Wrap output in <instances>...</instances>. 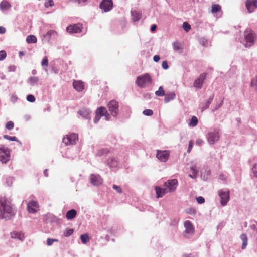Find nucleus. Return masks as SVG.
<instances>
[{"label": "nucleus", "instance_id": "f257e3e1", "mask_svg": "<svg viewBox=\"0 0 257 257\" xmlns=\"http://www.w3.org/2000/svg\"><path fill=\"white\" fill-rule=\"evenodd\" d=\"M16 212L7 198H0V219L10 220L15 215Z\"/></svg>", "mask_w": 257, "mask_h": 257}, {"label": "nucleus", "instance_id": "f03ea898", "mask_svg": "<svg viewBox=\"0 0 257 257\" xmlns=\"http://www.w3.org/2000/svg\"><path fill=\"white\" fill-rule=\"evenodd\" d=\"M152 79L149 73H145L137 77L136 84L138 87L144 88L147 85H151Z\"/></svg>", "mask_w": 257, "mask_h": 257}, {"label": "nucleus", "instance_id": "7ed1b4c3", "mask_svg": "<svg viewBox=\"0 0 257 257\" xmlns=\"http://www.w3.org/2000/svg\"><path fill=\"white\" fill-rule=\"evenodd\" d=\"M244 45L245 47H250L254 45L256 35L254 32L250 29H246L244 32Z\"/></svg>", "mask_w": 257, "mask_h": 257}, {"label": "nucleus", "instance_id": "20e7f679", "mask_svg": "<svg viewBox=\"0 0 257 257\" xmlns=\"http://www.w3.org/2000/svg\"><path fill=\"white\" fill-rule=\"evenodd\" d=\"M110 114L116 118L119 113V103L115 100L110 101L107 105Z\"/></svg>", "mask_w": 257, "mask_h": 257}, {"label": "nucleus", "instance_id": "39448f33", "mask_svg": "<svg viewBox=\"0 0 257 257\" xmlns=\"http://www.w3.org/2000/svg\"><path fill=\"white\" fill-rule=\"evenodd\" d=\"M10 159V149L4 145H0V162L7 163Z\"/></svg>", "mask_w": 257, "mask_h": 257}, {"label": "nucleus", "instance_id": "423d86ee", "mask_svg": "<svg viewBox=\"0 0 257 257\" xmlns=\"http://www.w3.org/2000/svg\"><path fill=\"white\" fill-rule=\"evenodd\" d=\"M178 186V180L176 179L168 180L164 183V186L167 192H173L176 189Z\"/></svg>", "mask_w": 257, "mask_h": 257}, {"label": "nucleus", "instance_id": "0eeeda50", "mask_svg": "<svg viewBox=\"0 0 257 257\" xmlns=\"http://www.w3.org/2000/svg\"><path fill=\"white\" fill-rule=\"evenodd\" d=\"M206 137L209 144L213 145L219 140V132L216 130L209 132Z\"/></svg>", "mask_w": 257, "mask_h": 257}, {"label": "nucleus", "instance_id": "6e6552de", "mask_svg": "<svg viewBox=\"0 0 257 257\" xmlns=\"http://www.w3.org/2000/svg\"><path fill=\"white\" fill-rule=\"evenodd\" d=\"M218 195L220 198V203L222 206H225L229 200V191L228 190H220L218 191Z\"/></svg>", "mask_w": 257, "mask_h": 257}, {"label": "nucleus", "instance_id": "1a4fd4ad", "mask_svg": "<svg viewBox=\"0 0 257 257\" xmlns=\"http://www.w3.org/2000/svg\"><path fill=\"white\" fill-rule=\"evenodd\" d=\"M78 135L75 133H71L67 135L63 139V143L66 145L75 144L78 140Z\"/></svg>", "mask_w": 257, "mask_h": 257}, {"label": "nucleus", "instance_id": "9d476101", "mask_svg": "<svg viewBox=\"0 0 257 257\" xmlns=\"http://www.w3.org/2000/svg\"><path fill=\"white\" fill-rule=\"evenodd\" d=\"M184 226L185 228V231L184 232V236L185 237L189 238L190 236L194 234V227L191 222L189 220L185 221L184 222Z\"/></svg>", "mask_w": 257, "mask_h": 257}, {"label": "nucleus", "instance_id": "9b49d317", "mask_svg": "<svg viewBox=\"0 0 257 257\" xmlns=\"http://www.w3.org/2000/svg\"><path fill=\"white\" fill-rule=\"evenodd\" d=\"M99 7L104 12L110 11L113 8L112 0H102L100 4Z\"/></svg>", "mask_w": 257, "mask_h": 257}, {"label": "nucleus", "instance_id": "f8f14e48", "mask_svg": "<svg viewBox=\"0 0 257 257\" xmlns=\"http://www.w3.org/2000/svg\"><path fill=\"white\" fill-rule=\"evenodd\" d=\"M82 25L80 23L77 24L70 25L66 28V31L68 33H79L82 31Z\"/></svg>", "mask_w": 257, "mask_h": 257}, {"label": "nucleus", "instance_id": "ddd939ff", "mask_svg": "<svg viewBox=\"0 0 257 257\" xmlns=\"http://www.w3.org/2000/svg\"><path fill=\"white\" fill-rule=\"evenodd\" d=\"M169 156V152L167 150H157L156 157L161 161L165 162L167 161Z\"/></svg>", "mask_w": 257, "mask_h": 257}, {"label": "nucleus", "instance_id": "4468645a", "mask_svg": "<svg viewBox=\"0 0 257 257\" xmlns=\"http://www.w3.org/2000/svg\"><path fill=\"white\" fill-rule=\"evenodd\" d=\"M91 183L94 186H99L102 184L103 179L98 174H91L90 176Z\"/></svg>", "mask_w": 257, "mask_h": 257}, {"label": "nucleus", "instance_id": "2eb2a0df", "mask_svg": "<svg viewBox=\"0 0 257 257\" xmlns=\"http://www.w3.org/2000/svg\"><path fill=\"white\" fill-rule=\"evenodd\" d=\"M206 73H202L200 74V76L195 80L193 84L194 87L198 89H200L202 86V84L206 78Z\"/></svg>", "mask_w": 257, "mask_h": 257}, {"label": "nucleus", "instance_id": "dca6fc26", "mask_svg": "<svg viewBox=\"0 0 257 257\" xmlns=\"http://www.w3.org/2000/svg\"><path fill=\"white\" fill-rule=\"evenodd\" d=\"M38 204L37 202L35 201H30L27 204V209L30 213H36L38 210Z\"/></svg>", "mask_w": 257, "mask_h": 257}, {"label": "nucleus", "instance_id": "f3484780", "mask_svg": "<svg viewBox=\"0 0 257 257\" xmlns=\"http://www.w3.org/2000/svg\"><path fill=\"white\" fill-rule=\"evenodd\" d=\"M246 7L249 13H251L257 8V0H247Z\"/></svg>", "mask_w": 257, "mask_h": 257}, {"label": "nucleus", "instance_id": "a211bd4d", "mask_svg": "<svg viewBox=\"0 0 257 257\" xmlns=\"http://www.w3.org/2000/svg\"><path fill=\"white\" fill-rule=\"evenodd\" d=\"M91 110L86 108H82L81 109H80L78 113L82 116L84 118L86 119H90V114H91Z\"/></svg>", "mask_w": 257, "mask_h": 257}, {"label": "nucleus", "instance_id": "6ab92c4d", "mask_svg": "<svg viewBox=\"0 0 257 257\" xmlns=\"http://www.w3.org/2000/svg\"><path fill=\"white\" fill-rule=\"evenodd\" d=\"M190 170L192 172V174H189V177L192 179H195L197 177L198 170L196 163L192 162L190 165Z\"/></svg>", "mask_w": 257, "mask_h": 257}, {"label": "nucleus", "instance_id": "aec40b11", "mask_svg": "<svg viewBox=\"0 0 257 257\" xmlns=\"http://www.w3.org/2000/svg\"><path fill=\"white\" fill-rule=\"evenodd\" d=\"M104 110V107L100 106L97 108L95 112V116L94 119V122L97 123L100 120L101 117L103 116L104 113H103L102 110Z\"/></svg>", "mask_w": 257, "mask_h": 257}, {"label": "nucleus", "instance_id": "412c9836", "mask_svg": "<svg viewBox=\"0 0 257 257\" xmlns=\"http://www.w3.org/2000/svg\"><path fill=\"white\" fill-rule=\"evenodd\" d=\"M73 85L74 88L78 92H81L84 89L83 83L81 81H74Z\"/></svg>", "mask_w": 257, "mask_h": 257}, {"label": "nucleus", "instance_id": "4be33fe9", "mask_svg": "<svg viewBox=\"0 0 257 257\" xmlns=\"http://www.w3.org/2000/svg\"><path fill=\"white\" fill-rule=\"evenodd\" d=\"M155 189L156 193V197L158 198L162 197L164 194L167 193V191L165 188H162L160 187L156 186Z\"/></svg>", "mask_w": 257, "mask_h": 257}, {"label": "nucleus", "instance_id": "5701e85b", "mask_svg": "<svg viewBox=\"0 0 257 257\" xmlns=\"http://www.w3.org/2000/svg\"><path fill=\"white\" fill-rule=\"evenodd\" d=\"M11 237L12 238L17 239L21 241H23L25 238L24 234L19 232H11Z\"/></svg>", "mask_w": 257, "mask_h": 257}, {"label": "nucleus", "instance_id": "b1692460", "mask_svg": "<svg viewBox=\"0 0 257 257\" xmlns=\"http://www.w3.org/2000/svg\"><path fill=\"white\" fill-rule=\"evenodd\" d=\"M77 215V211L74 209H72L66 212V217L68 220L74 219Z\"/></svg>", "mask_w": 257, "mask_h": 257}, {"label": "nucleus", "instance_id": "393cba45", "mask_svg": "<svg viewBox=\"0 0 257 257\" xmlns=\"http://www.w3.org/2000/svg\"><path fill=\"white\" fill-rule=\"evenodd\" d=\"M164 96V101L165 103H167L170 101L174 100L176 97V94L174 92L167 93L166 95L165 94Z\"/></svg>", "mask_w": 257, "mask_h": 257}, {"label": "nucleus", "instance_id": "a878e982", "mask_svg": "<svg viewBox=\"0 0 257 257\" xmlns=\"http://www.w3.org/2000/svg\"><path fill=\"white\" fill-rule=\"evenodd\" d=\"M57 36V33L55 30H50L48 31L46 34L44 35V37L46 39H50L51 38H55Z\"/></svg>", "mask_w": 257, "mask_h": 257}, {"label": "nucleus", "instance_id": "bb28decb", "mask_svg": "<svg viewBox=\"0 0 257 257\" xmlns=\"http://www.w3.org/2000/svg\"><path fill=\"white\" fill-rule=\"evenodd\" d=\"M132 20L134 22L138 21L142 17V14L136 11H132Z\"/></svg>", "mask_w": 257, "mask_h": 257}, {"label": "nucleus", "instance_id": "cd10ccee", "mask_svg": "<svg viewBox=\"0 0 257 257\" xmlns=\"http://www.w3.org/2000/svg\"><path fill=\"white\" fill-rule=\"evenodd\" d=\"M240 239L242 241L241 248L244 249L246 248L248 243V238L245 234H242L240 236Z\"/></svg>", "mask_w": 257, "mask_h": 257}, {"label": "nucleus", "instance_id": "c85d7f7f", "mask_svg": "<svg viewBox=\"0 0 257 257\" xmlns=\"http://www.w3.org/2000/svg\"><path fill=\"white\" fill-rule=\"evenodd\" d=\"M27 82L28 83L30 84L31 86H34L39 82V78L38 77L31 76L28 79Z\"/></svg>", "mask_w": 257, "mask_h": 257}, {"label": "nucleus", "instance_id": "c756f323", "mask_svg": "<svg viewBox=\"0 0 257 257\" xmlns=\"http://www.w3.org/2000/svg\"><path fill=\"white\" fill-rule=\"evenodd\" d=\"M11 6L10 4L6 1H3L0 3V9L3 12L8 10Z\"/></svg>", "mask_w": 257, "mask_h": 257}, {"label": "nucleus", "instance_id": "7c9ffc66", "mask_svg": "<svg viewBox=\"0 0 257 257\" xmlns=\"http://www.w3.org/2000/svg\"><path fill=\"white\" fill-rule=\"evenodd\" d=\"M107 161L108 165L110 167H115L117 165V161L114 158H109Z\"/></svg>", "mask_w": 257, "mask_h": 257}, {"label": "nucleus", "instance_id": "2f4dec72", "mask_svg": "<svg viewBox=\"0 0 257 257\" xmlns=\"http://www.w3.org/2000/svg\"><path fill=\"white\" fill-rule=\"evenodd\" d=\"M109 152L107 148H101L99 149L96 152V155L98 156H102L105 155Z\"/></svg>", "mask_w": 257, "mask_h": 257}, {"label": "nucleus", "instance_id": "473e14b6", "mask_svg": "<svg viewBox=\"0 0 257 257\" xmlns=\"http://www.w3.org/2000/svg\"><path fill=\"white\" fill-rule=\"evenodd\" d=\"M26 42L29 43H35L37 42V38L33 35H29L26 38Z\"/></svg>", "mask_w": 257, "mask_h": 257}, {"label": "nucleus", "instance_id": "72a5a7b5", "mask_svg": "<svg viewBox=\"0 0 257 257\" xmlns=\"http://www.w3.org/2000/svg\"><path fill=\"white\" fill-rule=\"evenodd\" d=\"M173 48L175 51H178L180 53L182 52V48L181 47L180 44L178 42H174L173 43Z\"/></svg>", "mask_w": 257, "mask_h": 257}, {"label": "nucleus", "instance_id": "f704fd0d", "mask_svg": "<svg viewBox=\"0 0 257 257\" xmlns=\"http://www.w3.org/2000/svg\"><path fill=\"white\" fill-rule=\"evenodd\" d=\"M213 98H214V95H212V96H211L209 97V99L205 103L204 106L202 108V111H204L208 108L209 106L212 102Z\"/></svg>", "mask_w": 257, "mask_h": 257}, {"label": "nucleus", "instance_id": "c9c22d12", "mask_svg": "<svg viewBox=\"0 0 257 257\" xmlns=\"http://www.w3.org/2000/svg\"><path fill=\"white\" fill-rule=\"evenodd\" d=\"M198 122V120L197 118L195 116H193L189 123V125L190 127H195L197 125Z\"/></svg>", "mask_w": 257, "mask_h": 257}, {"label": "nucleus", "instance_id": "e433bc0d", "mask_svg": "<svg viewBox=\"0 0 257 257\" xmlns=\"http://www.w3.org/2000/svg\"><path fill=\"white\" fill-rule=\"evenodd\" d=\"M155 93L157 96H159V97L163 96L165 94V91L162 86H160L159 87L158 90L157 91H156Z\"/></svg>", "mask_w": 257, "mask_h": 257}, {"label": "nucleus", "instance_id": "4c0bfd02", "mask_svg": "<svg viewBox=\"0 0 257 257\" xmlns=\"http://www.w3.org/2000/svg\"><path fill=\"white\" fill-rule=\"evenodd\" d=\"M221 10V6L218 4H214L212 6L211 12L213 14L217 13Z\"/></svg>", "mask_w": 257, "mask_h": 257}, {"label": "nucleus", "instance_id": "58836bf2", "mask_svg": "<svg viewBox=\"0 0 257 257\" xmlns=\"http://www.w3.org/2000/svg\"><path fill=\"white\" fill-rule=\"evenodd\" d=\"M74 232V230L72 228H66L64 232V236L68 237L71 236Z\"/></svg>", "mask_w": 257, "mask_h": 257}, {"label": "nucleus", "instance_id": "ea45409f", "mask_svg": "<svg viewBox=\"0 0 257 257\" xmlns=\"http://www.w3.org/2000/svg\"><path fill=\"white\" fill-rule=\"evenodd\" d=\"M80 239L83 244H86L89 240L88 234H84L80 236Z\"/></svg>", "mask_w": 257, "mask_h": 257}, {"label": "nucleus", "instance_id": "a19ab883", "mask_svg": "<svg viewBox=\"0 0 257 257\" xmlns=\"http://www.w3.org/2000/svg\"><path fill=\"white\" fill-rule=\"evenodd\" d=\"M185 212L190 215H195L196 213V209L193 208H188L185 210Z\"/></svg>", "mask_w": 257, "mask_h": 257}, {"label": "nucleus", "instance_id": "79ce46f5", "mask_svg": "<svg viewBox=\"0 0 257 257\" xmlns=\"http://www.w3.org/2000/svg\"><path fill=\"white\" fill-rule=\"evenodd\" d=\"M250 86L257 91V75L255 78L252 79L250 83Z\"/></svg>", "mask_w": 257, "mask_h": 257}, {"label": "nucleus", "instance_id": "37998d69", "mask_svg": "<svg viewBox=\"0 0 257 257\" xmlns=\"http://www.w3.org/2000/svg\"><path fill=\"white\" fill-rule=\"evenodd\" d=\"M3 137L5 139L11 141H16V142L19 141L17 139V138L15 136L12 137V136H10L7 135H4Z\"/></svg>", "mask_w": 257, "mask_h": 257}, {"label": "nucleus", "instance_id": "c03bdc74", "mask_svg": "<svg viewBox=\"0 0 257 257\" xmlns=\"http://www.w3.org/2000/svg\"><path fill=\"white\" fill-rule=\"evenodd\" d=\"M103 113H104V115H103V116H105V119L106 121L110 120V114L108 112L107 109L105 107H104V110H102Z\"/></svg>", "mask_w": 257, "mask_h": 257}, {"label": "nucleus", "instance_id": "a18cd8bd", "mask_svg": "<svg viewBox=\"0 0 257 257\" xmlns=\"http://www.w3.org/2000/svg\"><path fill=\"white\" fill-rule=\"evenodd\" d=\"M183 28L185 31L188 32L191 29V26L188 22H185L183 23Z\"/></svg>", "mask_w": 257, "mask_h": 257}, {"label": "nucleus", "instance_id": "49530a36", "mask_svg": "<svg viewBox=\"0 0 257 257\" xmlns=\"http://www.w3.org/2000/svg\"><path fill=\"white\" fill-rule=\"evenodd\" d=\"M54 5V2L53 0H46L44 3V6L46 8L52 7Z\"/></svg>", "mask_w": 257, "mask_h": 257}, {"label": "nucleus", "instance_id": "de8ad7c7", "mask_svg": "<svg viewBox=\"0 0 257 257\" xmlns=\"http://www.w3.org/2000/svg\"><path fill=\"white\" fill-rule=\"evenodd\" d=\"M143 114L146 116H151L153 114V111L151 109H145L143 111Z\"/></svg>", "mask_w": 257, "mask_h": 257}, {"label": "nucleus", "instance_id": "09e8293b", "mask_svg": "<svg viewBox=\"0 0 257 257\" xmlns=\"http://www.w3.org/2000/svg\"><path fill=\"white\" fill-rule=\"evenodd\" d=\"M58 240L56 239H51V238H48L47 240V244L48 246L52 245L54 242H58Z\"/></svg>", "mask_w": 257, "mask_h": 257}, {"label": "nucleus", "instance_id": "8fccbe9b", "mask_svg": "<svg viewBox=\"0 0 257 257\" xmlns=\"http://www.w3.org/2000/svg\"><path fill=\"white\" fill-rule=\"evenodd\" d=\"M41 65L43 67L46 66L47 67L48 65V60L47 57H45L43 58L42 62H41Z\"/></svg>", "mask_w": 257, "mask_h": 257}, {"label": "nucleus", "instance_id": "3c124183", "mask_svg": "<svg viewBox=\"0 0 257 257\" xmlns=\"http://www.w3.org/2000/svg\"><path fill=\"white\" fill-rule=\"evenodd\" d=\"M14 123L11 121H8L7 124H6V127L9 130H11L14 127Z\"/></svg>", "mask_w": 257, "mask_h": 257}, {"label": "nucleus", "instance_id": "603ef678", "mask_svg": "<svg viewBox=\"0 0 257 257\" xmlns=\"http://www.w3.org/2000/svg\"><path fill=\"white\" fill-rule=\"evenodd\" d=\"M27 100L30 102H34L35 101V98L33 95L29 94L27 96Z\"/></svg>", "mask_w": 257, "mask_h": 257}, {"label": "nucleus", "instance_id": "864d4df0", "mask_svg": "<svg viewBox=\"0 0 257 257\" xmlns=\"http://www.w3.org/2000/svg\"><path fill=\"white\" fill-rule=\"evenodd\" d=\"M6 52L4 50L0 51V61H3L6 57Z\"/></svg>", "mask_w": 257, "mask_h": 257}, {"label": "nucleus", "instance_id": "5fc2aeb1", "mask_svg": "<svg viewBox=\"0 0 257 257\" xmlns=\"http://www.w3.org/2000/svg\"><path fill=\"white\" fill-rule=\"evenodd\" d=\"M112 188L113 189L115 190L118 193H122V189L119 186H117L116 185H113L112 186Z\"/></svg>", "mask_w": 257, "mask_h": 257}, {"label": "nucleus", "instance_id": "6e6d98bb", "mask_svg": "<svg viewBox=\"0 0 257 257\" xmlns=\"http://www.w3.org/2000/svg\"><path fill=\"white\" fill-rule=\"evenodd\" d=\"M252 171L254 176L257 177V163H255L252 168Z\"/></svg>", "mask_w": 257, "mask_h": 257}, {"label": "nucleus", "instance_id": "4d7b16f0", "mask_svg": "<svg viewBox=\"0 0 257 257\" xmlns=\"http://www.w3.org/2000/svg\"><path fill=\"white\" fill-rule=\"evenodd\" d=\"M196 200L199 204H202L205 202V199L202 196H199L197 197Z\"/></svg>", "mask_w": 257, "mask_h": 257}, {"label": "nucleus", "instance_id": "13d9d810", "mask_svg": "<svg viewBox=\"0 0 257 257\" xmlns=\"http://www.w3.org/2000/svg\"><path fill=\"white\" fill-rule=\"evenodd\" d=\"M184 257H198L197 253H193L190 254H186L184 255Z\"/></svg>", "mask_w": 257, "mask_h": 257}, {"label": "nucleus", "instance_id": "bf43d9fd", "mask_svg": "<svg viewBox=\"0 0 257 257\" xmlns=\"http://www.w3.org/2000/svg\"><path fill=\"white\" fill-rule=\"evenodd\" d=\"M162 67L164 69H167L168 68V63L166 61H164L162 63Z\"/></svg>", "mask_w": 257, "mask_h": 257}, {"label": "nucleus", "instance_id": "052dcab7", "mask_svg": "<svg viewBox=\"0 0 257 257\" xmlns=\"http://www.w3.org/2000/svg\"><path fill=\"white\" fill-rule=\"evenodd\" d=\"M8 70L10 72H15L16 70V67L14 65H10L8 67Z\"/></svg>", "mask_w": 257, "mask_h": 257}, {"label": "nucleus", "instance_id": "680f3d73", "mask_svg": "<svg viewBox=\"0 0 257 257\" xmlns=\"http://www.w3.org/2000/svg\"><path fill=\"white\" fill-rule=\"evenodd\" d=\"M192 146H193V143H192V141H189V146H188V149H187V152H190L192 149Z\"/></svg>", "mask_w": 257, "mask_h": 257}, {"label": "nucleus", "instance_id": "e2e57ef3", "mask_svg": "<svg viewBox=\"0 0 257 257\" xmlns=\"http://www.w3.org/2000/svg\"><path fill=\"white\" fill-rule=\"evenodd\" d=\"M160 59V57L159 55H155L154 57H153V60L155 62H158Z\"/></svg>", "mask_w": 257, "mask_h": 257}, {"label": "nucleus", "instance_id": "0e129e2a", "mask_svg": "<svg viewBox=\"0 0 257 257\" xmlns=\"http://www.w3.org/2000/svg\"><path fill=\"white\" fill-rule=\"evenodd\" d=\"M6 32L5 28L0 26V34H4Z\"/></svg>", "mask_w": 257, "mask_h": 257}, {"label": "nucleus", "instance_id": "69168bd1", "mask_svg": "<svg viewBox=\"0 0 257 257\" xmlns=\"http://www.w3.org/2000/svg\"><path fill=\"white\" fill-rule=\"evenodd\" d=\"M157 28V25L155 24H153L151 27V31L153 32Z\"/></svg>", "mask_w": 257, "mask_h": 257}, {"label": "nucleus", "instance_id": "338daca9", "mask_svg": "<svg viewBox=\"0 0 257 257\" xmlns=\"http://www.w3.org/2000/svg\"><path fill=\"white\" fill-rule=\"evenodd\" d=\"M223 100H222V101H221V103H220V104H219L217 105L216 106V107H215V109L216 110H217V109H218V108H219L222 106V104H223Z\"/></svg>", "mask_w": 257, "mask_h": 257}, {"label": "nucleus", "instance_id": "774afa93", "mask_svg": "<svg viewBox=\"0 0 257 257\" xmlns=\"http://www.w3.org/2000/svg\"><path fill=\"white\" fill-rule=\"evenodd\" d=\"M47 172H48V169H45V170L44 171L43 173H44V175L45 177H48V174Z\"/></svg>", "mask_w": 257, "mask_h": 257}]
</instances>
